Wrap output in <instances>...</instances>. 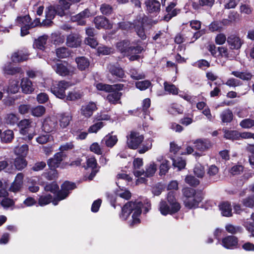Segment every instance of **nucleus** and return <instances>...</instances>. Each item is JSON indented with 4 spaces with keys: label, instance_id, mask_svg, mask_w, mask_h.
Wrapping results in <instances>:
<instances>
[{
    "label": "nucleus",
    "instance_id": "22",
    "mask_svg": "<svg viewBox=\"0 0 254 254\" xmlns=\"http://www.w3.org/2000/svg\"><path fill=\"white\" fill-rule=\"evenodd\" d=\"M94 21L96 27L98 29H110L112 27V24H111L109 20L103 16H100L95 17Z\"/></svg>",
    "mask_w": 254,
    "mask_h": 254
},
{
    "label": "nucleus",
    "instance_id": "44",
    "mask_svg": "<svg viewBox=\"0 0 254 254\" xmlns=\"http://www.w3.org/2000/svg\"><path fill=\"white\" fill-rule=\"evenodd\" d=\"M224 137L227 139H237L239 138V132L236 130L223 129Z\"/></svg>",
    "mask_w": 254,
    "mask_h": 254
},
{
    "label": "nucleus",
    "instance_id": "11",
    "mask_svg": "<svg viewBox=\"0 0 254 254\" xmlns=\"http://www.w3.org/2000/svg\"><path fill=\"white\" fill-rule=\"evenodd\" d=\"M220 243L227 249H234L237 247L238 240L235 236H227L223 238Z\"/></svg>",
    "mask_w": 254,
    "mask_h": 254
},
{
    "label": "nucleus",
    "instance_id": "42",
    "mask_svg": "<svg viewBox=\"0 0 254 254\" xmlns=\"http://www.w3.org/2000/svg\"><path fill=\"white\" fill-rule=\"evenodd\" d=\"M28 58V55L22 53V52L14 53L11 56L13 62H20L25 61Z\"/></svg>",
    "mask_w": 254,
    "mask_h": 254
},
{
    "label": "nucleus",
    "instance_id": "63",
    "mask_svg": "<svg viewBox=\"0 0 254 254\" xmlns=\"http://www.w3.org/2000/svg\"><path fill=\"white\" fill-rule=\"evenodd\" d=\"M150 85L151 83L149 80L137 81L135 83L136 88L140 90H144L146 89Z\"/></svg>",
    "mask_w": 254,
    "mask_h": 254
},
{
    "label": "nucleus",
    "instance_id": "2",
    "mask_svg": "<svg viewBox=\"0 0 254 254\" xmlns=\"http://www.w3.org/2000/svg\"><path fill=\"white\" fill-rule=\"evenodd\" d=\"M112 22L113 24H116L117 23L122 30L127 31L130 30L132 27V26H133L137 35L142 39H146V36L145 29L148 23L147 17L144 14L142 17L137 18V20L134 21L133 24L129 22H120L115 21V20Z\"/></svg>",
    "mask_w": 254,
    "mask_h": 254
},
{
    "label": "nucleus",
    "instance_id": "32",
    "mask_svg": "<svg viewBox=\"0 0 254 254\" xmlns=\"http://www.w3.org/2000/svg\"><path fill=\"white\" fill-rule=\"evenodd\" d=\"M219 209L223 216L229 217L232 216V208L230 204L228 202H224L219 205Z\"/></svg>",
    "mask_w": 254,
    "mask_h": 254
},
{
    "label": "nucleus",
    "instance_id": "53",
    "mask_svg": "<svg viewBox=\"0 0 254 254\" xmlns=\"http://www.w3.org/2000/svg\"><path fill=\"white\" fill-rule=\"evenodd\" d=\"M120 190H117L116 191V195L121 198L129 199L131 197V193L128 190L120 188Z\"/></svg>",
    "mask_w": 254,
    "mask_h": 254
},
{
    "label": "nucleus",
    "instance_id": "61",
    "mask_svg": "<svg viewBox=\"0 0 254 254\" xmlns=\"http://www.w3.org/2000/svg\"><path fill=\"white\" fill-rule=\"evenodd\" d=\"M219 172L218 168L214 165L210 166L207 170V174L209 178L215 177Z\"/></svg>",
    "mask_w": 254,
    "mask_h": 254
},
{
    "label": "nucleus",
    "instance_id": "14",
    "mask_svg": "<svg viewBox=\"0 0 254 254\" xmlns=\"http://www.w3.org/2000/svg\"><path fill=\"white\" fill-rule=\"evenodd\" d=\"M156 161L160 163L159 175H165L170 168V162L164 156H159L156 158Z\"/></svg>",
    "mask_w": 254,
    "mask_h": 254
},
{
    "label": "nucleus",
    "instance_id": "25",
    "mask_svg": "<svg viewBox=\"0 0 254 254\" xmlns=\"http://www.w3.org/2000/svg\"><path fill=\"white\" fill-rule=\"evenodd\" d=\"M20 85L24 93L30 94L34 90L32 82L28 78H22L21 80Z\"/></svg>",
    "mask_w": 254,
    "mask_h": 254
},
{
    "label": "nucleus",
    "instance_id": "21",
    "mask_svg": "<svg viewBox=\"0 0 254 254\" xmlns=\"http://www.w3.org/2000/svg\"><path fill=\"white\" fill-rule=\"evenodd\" d=\"M90 16L89 11L85 9L75 16L71 17V19L72 21H77L78 25H84L86 23V19Z\"/></svg>",
    "mask_w": 254,
    "mask_h": 254
},
{
    "label": "nucleus",
    "instance_id": "56",
    "mask_svg": "<svg viewBox=\"0 0 254 254\" xmlns=\"http://www.w3.org/2000/svg\"><path fill=\"white\" fill-rule=\"evenodd\" d=\"M193 172L198 178H202L204 174V168L200 164L198 163L195 165Z\"/></svg>",
    "mask_w": 254,
    "mask_h": 254
},
{
    "label": "nucleus",
    "instance_id": "46",
    "mask_svg": "<svg viewBox=\"0 0 254 254\" xmlns=\"http://www.w3.org/2000/svg\"><path fill=\"white\" fill-rule=\"evenodd\" d=\"M183 195L185 198H190L194 197L196 194H200L199 193H196L195 190L190 188H185L182 190Z\"/></svg>",
    "mask_w": 254,
    "mask_h": 254
},
{
    "label": "nucleus",
    "instance_id": "34",
    "mask_svg": "<svg viewBox=\"0 0 254 254\" xmlns=\"http://www.w3.org/2000/svg\"><path fill=\"white\" fill-rule=\"evenodd\" d=\"M31 122L28 119L21 120L18 124L20 131L22 134L25 135L28 133V129L31 126Z\"/></svg>",
    "mask_w": 254,
    "mask_h": 254
},
{
    "label": "nucleus",
    "instance_id": "55",
    "mask_svg": "<svg viewBox=\"0 0 254 254\" xmlns=\"http://www.w3.org/2000/svg\"><path fill=\"white\" fill-rule=\"evenodd\" d=\"M18 120L17 115L12 113L7 114L5 117V122L7 124L14 125L17 123Z\"/></svg>",
    "mask_w": 254,
    "mask_h": 254
},
{
    "label": "nucleus",
    "instance_id": "4",
    "mask_svg": "<svg viewBox=\"0 0 254 254\" xmlns=\"http://www.w3.org/2000/svg\"><path fill=\"white\" fill-rule=\"evenodd\" d=\"M157 165L154 161H151L146 164L145 168V171L143 170H136L134 172V175L135 177L138 178L136 181V184L145 183L147 181L146 178L153 177L157 169Z\"/></svg>",
    "mask_w": 254,
    "mask_h": 254
},
{
    "label": "nucleus",
    "instance_id": "10",
    "mask_svg": "<svg viewBox=\"0 0 254 254\" xmlns=\"http://www.w3.org/2000/svg\"><path fill=\"white\" fill-rule=\"evenodd\" d=\"M58 128L56 119L54 117H47L43 123V129L46 132L55 131Z\"/></svg>",
    "mask_w": 254,
    "mask_h": 254
},
{
    "label": "nucleus",
    "instance_id": "35",
    "mask_svg": "<svg viewBox=\"0 0 254 254\" xmlns=\"http://www.w3.org/2000/svg\"><path fill=\"white\" fill-rule=\"evenodd\" d=\"M47 38L48 36L46 35L40 37L38 39L35 40L33 47L41 50H44Z\"/></svg>",
    "mask_w": 254,
    "mask_h": 254
},
{
    "label": "nucleus",
    "instance_id": "23",
    "mask_svg": "<svg viewBox=\"0 0 254 254\" xmlns=\"http://www.w3.org/2000/svg\"><path fill=\"white\" fill-rule=\"evenodd\" d=\"M81 42V39L78 34H71L67 37L66 44L68 47L75 48L80 46Z\"/></svg>",
    "mask_w": 254,
    "mask_h": 254
},
{
    "label": "nucleus",
    "instance_id": "47",
    "mask_svg": "<svg viewBox=\"0 0 254 254\" xmlns=\"http://www.w3.org/2000/svg\"><path fill=\"white\" fill-rule=\"evenodd\" d=\"M90 151L97 154L102 155L103 152L102 147L98 142H93L89 147Z\"/></svg>",
    "mask_w": 254,
    "mask_h": 254
},
{
    "label": "nucleus",
    "instance_id": "41",
    "mask_svg": "<svg viewBox=\"0 0 254 254\" xmlns=\"http://www.w3.org/2000/svg\"><path fill=\"white\" fill-rule=\"evenodd\" d=\"M18 81L17 80H11L7 88V92L12 94L17 93L19 90Z\"/></svg>",
    "mask_w": 254,
    "mask_h": 254
},
{
    "label": "nucleus",
    "instance_id": "15",
    "mask_svg": "<svg viewBox=\"0 0 254 254\" xmlns=\"http://www.w3.org/2000/svg\"><path fill=\"white\" fill-rule=\"evenodd\" d=\"M58 118L61 127L64 128L69 125L72 121V116L69 112H63L58 115Z\"/></svg>",
    "mask_w": 254,
    "mask_h": 254
},
{
    "label": "nucleus",
    "instance_id": "31",
    "mask_svg": "<svg viewBox=\"0 0 254 254\" xmlns=\"http://www.w3.org/2000/svg\"><path fill=\"white\" fill-rule=\"evenodd\" d=\"M120 90H115L114 91H110L107 97V99L108 101L114 104H116L118 103H120L119 102L121 97L122 95V93L119 92Z\"/></svg>",
    "mask_w": 254,
    "mask_h": 254
},
{
    "label": "nucleus",
    "instance_id": "16",
    "mask_svg": "<svg viewBox=\"0 0 254 254\" xmlns=\"http://www.w3.org/2000/svg\"><path fill=\"white\" fill-rule=\"evenodd\" d=\"M97 109L96 105L94 102H89L86 105H83L80 109L81 115L86 118H89L93 112Z\"/></svg>",
    "mask_w": 254,
    "mask_h": 254
},
{
    "label": "nucleus",
    "instance_id": "19",
    "mask_svg": "<svg viewBox=\"0 0 254 254\" xmlns=\"http://www.w3.org/2000/svg\"><path fill=\"white\" fill-rule=\"evenodd\" d=\"M193 143L195 148L200 151H205L210 148L212 146L211 141L207 139H198L195 140Z\"/></svg>",
    "mask_w": 254,
    "mask_h": 254
},
{
    "label": "nucleus",
    "instance_id": "54",
    "mask_svg": "<svg viewBox=\"0 0 254 254\" xmlns=\"http://www.w3.org/2000/svg\"><path fill=\"white\" fill-rule=\"evenodd\" d=\"M56 54L59 58H65L68 57L70 53L65 47H61L56 50Z\"/></svg>",
    "mask_w": 254,
    "mask_h": 254
},
{
    "label": "nucleus",
    "instance_id": "5",
    "mask_svg": "<svg viewBox=\"0 0 254 254\" xmlns=\"http://www.w3.org/2000/svg\"><path fill=\"white\" fill-rule=\"evenodd\" d=\"M59 4L48 6L45 11L46 18L54 19L57 14L60 16L66 15L65 10H67L70 6V3L65 0H59Z\"/></svg>",
    "mask_w": 254,
    "mask_h": 254
},
{
    "label": "nucleus",
    "instance_id": "64",
    "mask_svg": "<svg viewBox=\"0 0 254 254\" xmlns=\"http://www.w3.org/2000/svg\"><path fill=\"white\" fill-rule=\"evenodd\" d=\"M253 190L254 191V187L253 188ZM251 219L253 222H246L245 227L251 233L252 235L254 236V213L252 214Z\"/></svg>",
    "mask_w": 254,
    "mask_h": 254
},
{
    "label": "nucleus",
    "instance_id": "6",
    "mask_svg": "<svg viewBox=\"0 0 254 254\" xmlns=\"http://www.w3.org/2000/svg\"><path fill=\"white\" fill-rule=\"evenodd\" d=\"M53 69L59 75L62 76L72 75L74 73L75 69L67 63L58 61L55 64L49 63Z\"/></svg>",
    "mask_w": 254,
    "mask_h": 254
},
{
    "label": "nucleus",
    "instance_id": "27",
    "mask_svg": "<svg viewBox=\"0 0 254 254\" xmlns=\"http://www.w3.org/2000/svg\"><path fill=\"white\" fill-rule=\"evenodd\" d=\"M3 71L4 74L14 75L16 73L22 74L23 71L21 68L18 67H13L11 63H6L3 67Z\"/></svg>",
    "mask_w": 254,
    "mask_h": 254
},
{
    "label": "nucleus",
    "instance_id": "29",
    "mask_svg": "<svg viewBox=\"0 0 254 254\" xmlns=\"http://www.w3.org/2000/svg\"><path fill=\"white\" fill-rule=\"evenodd\" d=\"M118 140V137L115 135H112V133H108L101 140V142L104 143L105 145L109 148L114 147Z\"/></svg>",
    "mask_w": 254,
    "mask_h": 254
},
{
    "label": "nucleus",
    "instance_id": "62",
    "mask_svg": "<svg viewBox=\"0 0 254 254\" xmlns=\"http://www.w3.org/2000/svg\"><path fill=\"white\" fill-rule=\"evenodd\" d=\"M52 38L55 44H62L64 41V37L59 32H55L52 34Z\"/></svg>",
    "mask_w": 254,
    "mask_h": 254
},
{
    "label": "nucleus",
    "instance_id": "48",
    "mask_svg": "<svg viewBox=\"0 0 254 254\" xmlns=\"http://www.w3.org/2000/svg\"><path fill=\"white\" fill-rule=\"evenodd\" d=\"M168 111L173 115L180 114L183 113V108L181 105L173 104L170 107Z\"/></svg>",
    "mask_w": 254,
    "mask_h": 254
},
{
    "label": "nucleus",
    "instance_id": "58",
    "mask_svg": "<svg viewBox=\"0 0 254 254\" xmlns=\"http://www.w3.org/2000/svg\"><path fill=\"white\" fill-rule=\"evenodd\" d=\"M30 17L29 15H25L24 16L18 17L16 19V22L20 26H24L30 25Z\"/></svg>",
    "mask_w": 254,
    "mask_h": 254
},
{
    "label": "nucleus",
    "instance_id": "26",
    "mask_svg": "<svg viewBox=\"0 0 254 254\" xmlns=\"http://www.w3.org/2000/svg\"><path fill=\"white\" fill-rule=\"evenodd\" d=\"M23 175L21 173H18L12 183L9 190L14 192L19 191L23 185Z\"/></svg>",
    "mask_w": 254,
    "mask_h": 254
},
{
    "label": "nucleus",
    "instance_id": "49",
    "mask_svg": "<svg viewBox=\"0 0 254 254\" xmlns=\"http://www.w3.org/2000/svg\"><path fill=\"white\" fill-rule=\"evenodd\" d=\"M45 111V108L40 105L31 109V114L35 117H39L44 114Z\"/></svg>",
    "mask_w": 254,
    "mask_h": 254
},
{
    "label": "nucleus",
    "instance_id": "59",
    "mask_svg": "<svg viewBox=\"0 0 254 254\" xmlns=\"http://www.w3.org/2000/svg\"><path fill=\"white\" fill-rule=\"evenodd\" d=\"M226 230L229 233L235 234L241 232V228L238 226H235L231 224H228L225 226Z\"/></svg>",
    "mask_w": 254,
    "mask_h": 254
},
{
    "label": "nucleus",
    "instance_id": "30",
    "mask_svg": "<svg viewBox=\"0 0 254 254\" xmlns=\"http://www.w3.org/2000/svg\"><path fill=\"white\" fill-rule=\"evenodd\" d=\"M131 181V178L127 174L122 172L117 175L116 184L119 188L123 187L122 185L127 184Z\"/></svg>",
    "mask_w": 254,
    "mask_h": 254
},
{
    "label": "nucleus",
    "instance_id": "28",
    "mask_svg": "<svg viewBox=\"0 0 254 254\" xmlns=\"http://www.w3.org/2000/svg\"><path fill=\"white\" fill-rule=\"evenodd\" d=\"M146 10L150 13L156 12L160 10V2L156 0H146L145 2Z\"/></svg>",
    "mask_w": 254,
    "mask_h": 254
},
{
    "label": "nucleus",
    "instance_id": "12",
    "mask_svg": "<svg viewBox=\"0 0 254 254\" xmlns=\"http://www.w3.org/2000/svg\"><path fill=\"white\" fill-rule=\"evenodd\" d=\"M91 169V173L88 177V179L91 180L98 171L99 167L97 166L96 159L94 156L88 157L86 160V167L85 169Z\"/></svg>",
    "mask_w": 254,
    "mask_h": 254
},
{
    "label": "nucleus",
    "instance_id": "51",
    "mask_svg": "<svg viewBox=\"0 0 254 254\" xmlns=\"http://www.w3.org/2000/svg\"><path fill=\"white\" fill-rule=\"evenodd\" d=\"M173 160V165L174 167L178 168L179 170H180L185 168L186 163L185 160H183L182 158H172Z\"/></svg>",
    "mask_w": 254,
    "mask_h": 254
},
{
    "label": "nucleus",
    "instance_id": "17",
    "mask_svg": "<svg viewBox=\"0 0 254 254\" xmlns=\"http://www.w3.org/2000/svg\"><path fill=\"white\" fill-rule=\"evenodd\" d=\"M227 42L231 49L239 50L243 44V41L240 37L236 35H231L228 37Z\"/></svg>",
    "mask_w": 254,
    "mask_h": 254
},
{
    "label": "nucleus",
    "instance_id": "39",
    "mask_svg": "<svg viewBox=\"0 0 254 254\" xmlns=\"http://www.w3.org/2000/svg\"><path fill=\"white\" fill-rule=\"evenodd\" d=\"M83 96V93L80 91L73 90L69 92L66 96L67 100L75 101L80 99Z\"/></svg>",
    "mask_w": 254,
    "mask_h": 254
},
{
    "label": "nucleus",
    "instance_id": "33",
    "mask_svg": "<svg viewBox=\"0 0 254 254\" xmlns=\"http://www.w3.org/2000/svg\"><path fill=\"white\" fill-rule=\"evenodd\" d=\"M233 117L232 112L229 109L223 110L220 114V119L224 123H230L233 120Z\"/></svg>",
    "mask_w": 254,
    "mask_h": 254
},
{
    "label": "nucleus",
    "instance_id": "38",
    "mask_svg": "<svg viewBox=\"0 0 254 254\" xmlns=\"http://www.w3.org/2000/svg\"><path fill=\"white\" fill-rule=\"evenodd\" d=\"M76 62L78 68L81 70L86 69L89 65V61L83 57L77 58Z\"/></svg>",
    "mask_w": 254,
    "mask_h": 254
},
{
    "label": "nucleus",
    "instance_id": "18",
    "mask_svg": "<svg viewBox=\"0 0 254 254\" xmlns=\"http://www.w3.org/2000/svg\"><path fill=\"white\" fill-rule=\"evenodd\" d=\"M202 199L201 194H196L190 198H185L184 202L186 207L189 209L195 208Z\"/></svg>",
    "mask_w": 254,
    "mask_h": 254
},
{
    "label": "nucleus",
    "instance_id": "60",
    "mask_svg": "<svg viewBox=\"0 0 254 254\" xmlns=\"http://www.w3.org/2000/svg\"><path fill=\"white\" fill-rule=\"evenodd\" d=\"M240 125L244 128H251L254 126V120L251 119H244L240 122Z\"/></svg>",
    "mask_w": 254,
    "mask_h": 254
},
{
    "label": "nucleus",
    "instance_id": "1",
    "mask_svg": "<svg viewBox=\"0 0 254 254\" xmlns=\"http://www.w3.org/2000/svg\"><path fill=\"white\" fill-rule=\"evenodd\" d=\"M141 208L144 209L145 213L147 212L151 208L150 201L147 199L143 201V204L138 200L129 201L122 207L120 218L122 220L127 221L128 225L133 227L140 222Z\"/></svg>",
    "mask_w": 254,
    "mask_h": 254
},
{
    "label": "nucleus",
    "instance_id": "50",
    "mask_svg": "<svg viewBox=\"0 0 254 254\" xmlns=\"http://www.w3.org/2000/svg\"><path fill=\"white\" fill-rule=\"evenodd\" d=\"M28 150V145L26 144H23L20 147H15L14 152L16 155L20 156V157H24L27 155Z\"/></svg>",
    "mask_w": 254,
    "mask_h": 254
},
{
    "label": "nucleus",
    "instance_id": "13",
    "mask_svg": "<svg viewBox=\"0 0 254 254\" xmlns=\"http://www.w3.org/2000/svg\"><path fill=\"white\" fill-rule=\"evenodd\" d=\"M108 68L111 74L115 77L116 80H113V82L121 81V79L125 76L124 70L118 65L110 64Z\"/></svg>",
    "mask_w": 254,
    "mask_h": 254
},
{
    "label": "nucleus",
    "instance_id": "43",
    "mask_svg": "<svg viewBox=\"0 0 254 254\" xmlns=\"http://www.w3.org/2000/svg\"><path fill=\"white\" fill-rule=\"evenodd\" d=\"M164 87L165 91L170 94H172L173 95H177L178 94L179 89L174 84H169L167 82H165L164 83Z\"/></svg>",
    "mask_w": 254,
    "mask_h": 254
},
{
    "label": "nucleus",
    "instance_id": "24",
    "mask_svg": "<svg viewBox=\"0 0 254 254\" xmlns=\"http://www.w3.org/2000/svg\"><path fill=\"white\" fill-rule=\"evenodd\" d=\"M63 159V154L61 152L56 153L54 156L48 160L47 164L50 169H55L59 167Z\"/></svg>",
    "mask_w": 254,
    "mask_h": 254
},
{
    "label": "nucleus",
    "instance_id": "45",
    "mask_svg": "<svg viewBox=\"0 0 254 254\" xmlns=\"http://www.w3.org/2000/svg\"><path fill=\"white\" fill-rule=\"evenodd\" d=\"M14 165L17 170H20L26 166L27 162L24 157L19 156L15 159Z\"/></svg>",
    "mask_w": 254,
    "mask_h": 254
},
{
    "label": "nucleus",
    "instance_id": "20",
    "mask_svg": "<svg viewBox=\"0 0 254 254\" xmlns=\"http://www.w3.org/2000/svg\"><path fill=\"white\" fill-rule=\"evenodd\" d=\"M96 87L98 90L105 91L106 92H110V91H114L115 90H121L123 88V84H117L113 85L103 84L102 83H96Z\"/></svg>",
    "mask_w": 254,
    "mask_h": 254
},
{
    "label": "nucleus",
    "instance_id": "37",
    "mask_svg": "<svg viewBox=\"0 0 254 254\" xmlns=\"http://www.w3.org/2000/svg\"><path fill=\"white\" fill-rule=\"evenodd\" d=\"M129 46V42L128 40H124L118 42L117 44L116 47L121 53H125V55H126L130 51L129 50L130 47Z\"/></svg>",
    "mask_w": 254,
    "mask_h": 254
},
{
    "label": "nucleus",
    "instance_id": "8",
    "mask_svg": "<svg viewBox=\"0 0 254 254\" xmlns=\"http://www.w3.org/2000/svg\"><path fill=\"white\" fill-rule=\"evenodd\" d=\"M76 187L74 183L69 182H65L62 185V189L58 192L57 197L53 200V204L57 205L59 201L65 199L69 194L70 191L75 189Z\"/></svg>",
    "mask_w": 254,
    "mask_h": 254
},
{
    "label": "nucleus",
    "instance_id": "52",
    "mask_svg": "<svg viewBox=\"0 0 254 254\" xmlns=\"http://www.w3.org/2000/svg\"><path fill=\"white\" fill-rule=\"evenodd\" d=\"M52 196L51 194L42 195L40 196L38 200L39 205L43 206L52 202Z\"/></svg>",
    "mask_w": 254,
    "mask_h": 254
},
{
    "label": "nucleus",
    "instance_id": "36",
    "mask_svg": "<svg viewBox=\"0 0 254 254\" xmlns=\"http://www.w3.org/2000/svg\"><path fill=\"white\" fill-rule=\"evenodd\" d=\"M231 74L244 80H251L253 77L252 73L248 71L240 72L233 71L232 72Z\"/></svg>",
    "mask_w": 254,
    "mask_h": 254
},
{
    "label": "nucleus",
    "instance_id": "7",
    "mask_svg": "<svg viewBox=\"0 0 254 254\" xmlns=\"http://www.w3.org/2000/svg\"><path fill=\"white\" fill-rule=\"evenodd\" d=\"M70 85L69 82L65 80L55 81L51 87V91L57 98L63 99L66 97L65 90Z\"/></svg>",
    "mask_w": 254,
    "mask_h": 254
},
{
    "label": "nucleus",
    "instance_id": "57",
    "mask_svg": "<svg viewBox=\"0 0 254 254\" xmlns=\"http://www.w3.org/2000/svg\"><path fill=\"white\" fill-rule=\"evenodd\" d=\"M97 52L99 55H108L113 52V49L105 46H101L98 48Z\"/></svg>",
    "mask_w": 254,
    "mask_h": 254
},
{
    "label": "nucleus",
    "instance_id": "3",
    "mask_svg": "<svg viewBox=\"0 0 254 254\" xmlns=\"http://www.w3.org/2000/svg\"><path fill=\"white\" fill-rule=\"evenodd\" d=\"M167 200L169 205L165 201L160 202L159 209L162 215L173 214L180 209V205L176 201L173 191H170L168 193Z\"/></svg>",
    "mask_w": 254,
    "mask_h": 254
},
{
    "label": "nucleus",
    "instance_id": "9",
    "mask_svg": "<svg viewBox=\"0 0 254 254\" xmlns=\"http://www.w3.org/2000/svg\"><path fill=\"white\" fill-rule=\"evenodd\" d=\"M127 137V144L129 148L132 149H137L144 139L143 135L136 131H131Z\"/></svg>",
    "mask_w": 254,
    "mask_h": 254
},
{
    "label": "nucleus",
    "instance_id": "40",
    "mask_svg": "<svg viewBox=\"0 0 254 254\" xmlns=\"http://www.w3.org/2000/svg\"><path fill=\"white\" fill-rule=\"evenodd\" d=\"M14 137V134L12 130L8 129L1 133V140L3 142H9Z\"/></svg>",
    "mask_w": 254,
    "mask_h": 254
}]
</instances>
